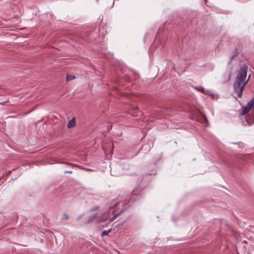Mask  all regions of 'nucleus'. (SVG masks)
<instances>
[{
  "instance_id": "f3484780",
  "label": "nucleus",
  "mask_w": 254,
  "mask_h": 254,
  "mask_svg": "<svg viewBox=\"0 0 254 254\" xmlns=\"http://www.w3.org/2000/svg\"><path fill=\"white\" fill-rule=\"evenodd\" d=\"M86 170L87 171H93V170H92V169H88H88H86Z\"/></svg>"
},
{
  "instance_id": "6e6552de",
  "label": "nucleus",
  "mask_w": 254,
  "mask_h": 254,
  "mask_svg": "<svg viewBox=\"0 0 254 254\" xmlns=\"http://www.w3.org/2000/svg\"><path fill=\"white\" fill-rule=\"evenodd\" d=\"M75 78V76L70 74H67L66 80L70 81Z\"/></svg>"
},
{
  "instance_id": "7ed1b4c3",
  "label": "nucleus",
  "mask_w": 254,
  "mask_h": 254,
  "mask_svg": "<svg viewBox=\"0 0 254 254\" xmlns=\"http://www.w3.org/2000/svg\"><path fill=\"white\" fill-rule=\"evenodd\" d=\"M75 125V119L72 118L67 123V127L68 128H71Z\"/></svg>"
},
{
  "instance_id": "2eb2a0df",
  "label": "nucleus",
  "mask_w": 254,
  "mask_h": 254,
  "mask_svg": "<svg viewBox=\"0 0 254 254\" xmlns=\"http://www.w3.org/2000/svg\"><path fill=\"white\" fill-rule=\"evenodd\" d=\"M234 57H235V56H232V58L230 59V60L229 61V63H228L229 64H231V63Z\"/></svg>"
},
{
  "instance_id": "ddd939ff",
  "label": "nucleus",
  "mask_w": 254,
  "mask_h": 254,
  "mask_svg": "<svg viewBox=\"0 0 254 254\" xmlns=\"http://www.w3.org/2000/svg\"><path fill=\"white\" fill-rule=\"evenodd\" d=\"M72 173V171L71 170L70 171H66L64 172V174L68 173V174H71Z\"/></svg>"
},
{
  "instance_id": "aec40b11",
  "label": "nucleus",
  "mask_w": 254,
  "mask_h": 254,
  "mask_svg": "<svg viewBox=\"0 0 254 254\" xmlns=\"http://www.w3.org/2000/svg\"><path fill=\"white\" fill-rule=\"evenodd\" d=\"M205 2H206L207 0H204Z\"/></svg>"
},
{
  "instance_id": "0eeeda50",
  "label": "nucleus",
  "mask_w": 254,
  "mask_h": 254,
  "mask_svg": "<svg viewBox=\"0 0 254 254\" xmlns=\"http://www.w3.org/2000/svg\"><path fill=\"white\" fill-rule=\"evenodd\" d=\"M97 217V214L96 213V214H93L92 216H90L89 218H88V220L87 221V223H90L91 222V221H92L95 218H96Z\"/></svg>"
},
{
  "instance_id": "423d86ee",
  "label": "nucleus",
  "mask_w": 254,
  "mask_h": 254,
  "mask_svg": "<svg viewBox=\"0 0 254 254\" xmlns=\"http://www.w3.org/2000/svg\"><path fill=\"white\" fill-rule=\"evenodd\" d=\"M247 106L251 107V109L254 106V97L248 103Z\"/></svg>"
},
{
  "instance_id": "f257e3e1",
  "label": "nucleus",
  "mask_w": 254,
  "mask_h": 254,
  "mask_svg": "<svg viewBox=\"0 0 254 254\" xmlns=\"http://www.w3.org/2000/svg\"><path fill=\"white\" fill-rule=\"evenodd\" d=\"M248 68V66L246 65H244L241 67L234 85V91L237 94L239 98L242 96L244 88L248 82L250 77V75H249L248 78L246 79Z\"/></svg>"
},
{
  "instance_id": "1a4fd4ad",
  "label": "nucleus",
  "mask_w": 254,
  "mask_h": 254,
  "mask_svg": "<svg viewBox=\"0 0 254 254\" xmlns=\"http://www.w3.org/2000/svg\"><path fill=\"white\" fill-rule=\"evenodd\" d=\"M111 232V230H109L108 231H104L102 232L101 236L102 237H104L105 236L108 235V234Z\"/></svg>"
},
{
  "instance_id": "dca6fc26",
  "label": "nucleus",
  "mask_w": 254,
  "mask_h": 254,
  "mask_svg": "<svg viewBox=\"0 0 254 254\" xmlns=\"http://www.w3.org/2000/svg\"><path fill=\"white\" fill-rule=\"evenodd\" d=\"M118 214L115 215L111 219V221H113L115 219V218L118 215Z\"/></svg>"
},
{
  "instance_id": "f8f14e48",
  "label": "nucleus",
  "mask_w": 254,
  "mask_h": 254,
  "mask_svg": "<svg viewBox=\"0 0 254 254\" xmlns=\"http://www.w3.org/2000/svg\"><path fill=\"white\" fill-rule=\"evenodd\" d=\"M64 217L63 218V220H67L68 218V216L66 214H64Z\"/></svg>"
},
{
  "instance_id": "9b49d317",
  "label": "nucleus",
  "mask_w": 254,
  "mask_h": 254,
  "mask_svg": "<svg viewBox=\"0 0 254 254\" xmlns=\"http://www.w3.org/2000/svg\"><path fill=\"white\" fill-rule=\"evenodd\" d=\"M137 192H138L137 190H134L132 191V193H131V195H132V197H133V196L134 195H136V194H137Z\"/></svg>"
},
{
  "instance_id": "6ab92c4d",
  "label": "nucleus",
  "mask_w": 254,
  "mask_h": 254,
  "mask_svg": "<svg viewBox=\"0 0 254 254\" xmlns=\"http://www.w3.org/2000/svg\"><path fill=\"white\" fill-rule=\"evenodd\" d=\"M244 243L245 244H247V243L246 241H244Z\"/></svg>"
},
{
  "instance_id": "20e7f679",
  "label": "nucleus",
  "mask_w": 254,
  "mask_h": 254,
  "mask_svg": "<svg viewBox=\"0 0 254 254\" xmlns=\"http://www.w3.org/2000/svg\"><path fill=\"white\" fill-rule=\"evenodd\" d=\"M251 109V107H249L248 106L243 107L241 113L242 115L244 116L246 115L250 111Z\"/></svg>"
},
{
  "instance_id": "39448f33",
  "label": "nucleus",
  "mask_w": 254,
  "mask_h": 254,
  "mask_svg": "<svg viewBox=\"0 0 254 254\" xmlns=\"http://www.w3.org/2000/svg\"><path fill=\"white\" fill-rule=\"evenodd\" d=\"M247 106L251 107V109L254 106V97L248 103Z\"/></svg>"
},
{
  "instance_id": "9d476101",
  "label": "nucleus",
  "mask_w": 254,
  "mask_h": 254,
  "mask_svg": "<svg viewBox=\"0 0 254 254\" xmlns=\"http://www.w3.org/2000/svg\"><path fill=\"white\" fill-rule=\"evenodd\" d=\"M58 163H62V164H66V165H70V166H78L77 165H74L72 163H67V162H58Z\"/></svg>"
},
{
  "instance_id": "a211bd4d",
  "label": "nucleus",
  "mask_w": 254,
  "mask_h": 254,
  "mask_svg": "<svg viewBox=\"0 0 254 254\" xmlns=\"http://www.w3.org/2000/svg\"><path fill=\"white\" fill-rule=\"evenodd\" d=\"M4 176V175L3 174L2 176L0 177V180Z\"/></svg>"
},
{
  "instance_id": "4468645a",
  "label": "nucleus",
  "mask_w": 254,
  "mask_h": 254,
  "mask_svg": "<svg viewBox=\"0 0 254 254\" xmlns=\"http://www.w3.org/2000/svg\"><path fill=\"white\" fill-rule=\"evenodd\" d=\"M11 173V171H8V172H6L4 174V176H7V175H8V174H9V173Z\"/></svg>"
},
{
  "instance_id": "f03ea898",
  "label": "nucleus",
  "mask_w": 254,
  "mask_h": 254,
  "mask_svg": "<svg viewBox=\"0 0 254 254\" xmlns=\"http://www.w3.org/2000/svg\"><path fill=\"white\" fill-rule=\"evenodd\" d=\"M194 88L204 94H209V91L202 87H195Z\"/></svg>"
}]
</instances>
